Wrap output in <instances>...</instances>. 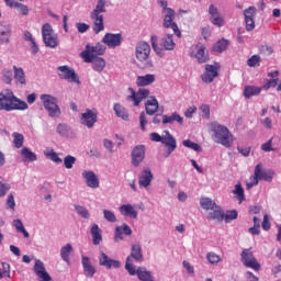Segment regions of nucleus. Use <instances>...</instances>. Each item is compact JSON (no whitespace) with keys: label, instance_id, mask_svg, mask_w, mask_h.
<instances>
[{"label":"nucleus","instance_id":"f257e3e1","mask_svg":"<svg viewBox=\"0 0 281 281\" xmlns=\"http://www.w3.org/2000/svg\"><path fill=\"white\" fill-rule=\"evenodd\" d=\"M209 130L215 144H221L224 148H232V146H234V134H232L227 126L218 122H211Z\"/></svg>","mask_w":281,"mask_h":281},{"label":"nucleus","instance_id":"f03ea898","mask_svg":"<svg viewBox=\"0 0 281 281\" xmlns=\"http://www.w3.org/2000/svg\"><path fill=\"white\" fill-rule=\"evenodd\" d=\"M27 102L16 98L10 89L0 91V111H27Z\"/></svg>","mask_w":281,"mask_h":281},{"label":"nucleus","instance_id":"7ed1b4c3","mask_svg":"<svg viewBox=\"0 0 281 281\" xmlns=\"http://www.w3.org/2000/svg\"><path fill=\"white\" fill-rule=\"evenodd\" d=\"M159 5L162 10V26L166 30H172L173 34L181 38V31L179 30V25L175 23V10L168 7L167 0H160Z\"/></svg>","mask_w":281,"mask_h":281},{"label":"nucleus","instance_id":"20e7f679","mask_svg":"<svg viewBox=\"0 0 281 281\" xmlns=\"http://www.w3.org/2000/svg\"><path fill=\"white\" fill-rule=\"evenodd\" d=\"M159 40L157 37V35H151L150 37V43H151V47L154 49V52L157 54V56H164V49H166L167 52H172V49H175V47H177V44L175 43V35L172 34H165L161 38H160V46L158 44Z\"/></svg>","mask_w":281,"mask_h":281},{"label":"nucleus","instance_id":"39448f33","mask_svg":"<svg viewBox=\"0 0 281 281\" xmlns=\"http://www.w3.org/2000/svg\"><path fill=\"white\" fill-rule=\"evenodd\" d=\"M40 100L46 111L48 113V117L53 120H58L60 115H63V111L60 110V105H58V98L52 94H41Z\"/></svg>","mask_w":281,"mask_h":281},{"label":"nucleus","instance_id":"423d86ee","mask_svg":"<svg viewBox=\"0 0 281 281\" xmlns=\"http://www.w3.org/2000/svg\"><path fill=\"white\" fill-rule=\"evenodd\" d=\"M135 262H142L144 260V251L142 250V244L139 241L133 243L131 245V252L125 260V269L130 276H135Z\"/></svg>","mask_w":281,"mask_h":281},{"label":"nucleus","instance_id":"0eeeda50","mask_svg":"<svg viewBox=\"0 0 281 281\" xmlns=\"http://www.w3.org/2000/svg\"><path fill=\"white\" fill-rule=\"evenodd\" d=\"M135 56L138 63L145 65V69H153L155 64L150 59V44L147 42H138L135 46Z\"/></svg>","mask_w":281,"mask_h":281},{"label":"nucleus","instance_id":"6e6552de","mask_svg":"<svg viewBox=\"0 0 281 281\" xmlns=\"http://www.w3.org/2000/svg\"><path fill=\"white\" fill-rule=\"evenodd\" d=\"M42 36L46 47H50V49H56V47H58V34L54 33V27H52V24L45 23L42 26Z\"/></svg>","mask_w":281,"mask_h":281},{"label":"nucleus","instance_id":"1a4fd4ad","mask_svg":"<svg viewBox=\"0 0 281 281\" xmlns=\"http://www.w3.org/2000/svg\"><path fill=\"white\" fill-rule=\"evenodd\" d=\"M127 93V102H132L133 106H139L143 100H146V98L150 95V90L146 88H140L137 92H135L133 88H128Z\"/></svg>","mask_w":281,"mask_h":281},{"label":"nucleus","instance_id":"9d476101","mask_svg":"<svg viewBox=\"0 0 281 281\" xmlns=\"http://www.w3.org/2000/svg\"><path fill=\"white\" fill-rule=\"evenodd\" d=\"M189 55L191 56V58H194V60L200 64L207 63V60H210V54L207 53V48H205V45L201 43L192 45L190 47Z\"/></svg>","mask_w":281,"mask_h":281},{"label":"nucleus","instance_id":"9b49d317","mask_svg":"<svg viewBox=\"0 0 281 281\" xmlns=\"http://www.w3.org/2000/svg\"><path fill=\"white\" fill-rule=\"evenodd\" d=\"M79 122L81 126L86 128H93L98 124V110L86 109L79 116Z\"/></svg>","mask_w":281,"mask_h":281},{"label":"nucleus","instance_id":"f8f14e48","mask_svg":"<svg viewBox=\"0 0 281 281\" xmlns=\"http://www.w3.org/2000/svg\"><path fill=\"white\" fill-rule=\"evenodd\" d=\"M81 179L83 180L87 188H90L91 190H98V188H100V177H98L95 171L91 169L82 170Z\"/></svg>","mask_w":281,"mask_h":281},{"label":"nucleus","instance_id":"ddd939ff","mask_svg":"<svg viewBox=\"0 0 281 281\" xmlns=\"http://www.w3.org/2000/svg\"><path fill=\"white\" fill-rule=\"evenodd\" d=\"M57 74L61 80H67V82H75V85H80V78L69 66L57 67Z\"/></svg>","mask_w":281,"mask_h":281},{"label":"nucleus","instance_id":"4468645a","mask_svg":"<svg viewBox=\"0 0 281 281\" xmlns=\"http://www.w3.org/2000/svg\"><path fill=\"white\" fill-rule=\"evenodd\" d=\"M241 262L244 267H247L248 269H254V271H260L261 266L254 257V252L251 249H244L241 252Z\"/></svg>","mask_w":281,"mask_h":281},{"label":"nucleus","instance_id":"2eb2a0df","mask_svg":"<svg viewBox=\"0 0 281 281\" xmlns=\"http://www.w3.org/2000/svg\"><path fill=\"white\" fill-rule=\"evenodd\" d=\"M209 16L212 25H215L216 27H224L225 16L221 13V11H218V7L210 4Z\"/></svg>","mask_w":281,"mask_h":281},{"label":"nucleus","instance_id":"dca6fc26","mask_svg":"<svg viewBox=\"0 0 281 281\" xmlns=\"http://www.w3.org/2000/svg\"><path fill=\"white\" fill-rule=\"evenodd\" d=\"M132 165L134 168H139L142 162L146 159V146L137 145L133 148L132 154Z\"/></svg>","mask_w":281,"mask_h":281},{"label":"nucleus","instance_id":"f3484780","mask_svg":"<svg viewBox=\"0 0 281 281\" xmlns=\"http://www.w3.org/2000/svg\"><path fill=\"white\" fill-rule=\"evenodd\" d=\"M98 260L100 267H105V269H120L122 267V262L120 260L111 259L109 255L102 251L99 254Z\"/></svg>","mask_w":281,"mask_h":281},{"label":"nucleus","instance_id":"a211bd4d","mask_svg":"<svg viewBox=\"0 0 281 281\" xmlns=\"http://www.w3.org/2000/svg\"><path fill=\"white\" fill-rule=\"evenodd\" d=\"M161 144H164V146L167 147V156L166 157H170V155H172V153H175V150H177V139L168 131L162 132Z\"/></svg>","mask_w":281,"mask_h":281},{"label":"nucleus","instance_id":"6ab92c4d","mask_svg":"<svg viewBox=\"0 0 281 281\" xmlns=\"http://www.w3.org/2000/svg\"><path fill=\"white\" fill-rule=\"evenodd\" d=\"M33 271L38 281H52V276H49V273L45 269V263H43L41 259L35 260Z\"/></svg>","mask_w":281,"mask_h":281},{"label":"nucleus","instance_id":"aec40b11","mask_svg":"<svg viewBox=\"0 0 281 281\" xmlns=\"http://www.w3.org/2000/svg\"><path fill=\"white\" fill-rule=\"evenodd\" d=\"M81 267L83 269V276L86 278H93V276L98 273V270L95 269V266L91 261V258L87 257L86 255H81Z\"/></svg>","mask_w":281,"mask_h":281},{"label":"nucleus","instance_id":"412c9836","mask_svg":"<svg viewBox=\"0 0 281 281\" xmlns=\"http://www.w3.org/2000/svg\"><path fill=\"white\" fill-rule=\"evenodd\" d=\"M218 69H221V65L213 64L205 66V72L202 75L203 82L210 83L214 81V78L218 77Z\"/></svg>","mask_w":281,"mask_h":281},{"label":"nucleus","instance_id":"4be33fe9","mask_svg":"<svg viewBox=\"0 0 281 281\" xmlns=\"http://www.w3.org/2000/svg\"><path fill=\"white\" fill-rule=\"evenodd\" d=\"M122 34L120 33H106L102 38V43H104V45H108L111 49L120 47V45H122Z\"/></svg>","mask_w":281,"mask_h":281},{"label":"nucleus","instance_id":"5701e85b","mask_svg":"<svg viewBox=\"0 0 281 281\" xmlns=\"http://www.w3.org/2000/svg\"><path fill=\"white\" fill-rule=\"evenodd\" d=\"M255 175L258 176L259 181H267L268 183H271L273 181V177L276 176V171L268 169H262V164H258L255 167Z\"/></svg>","mask_w":281,"mask_h":281},{"label":"nucleus","instance_id":"b1692460","mask_svg":"<svg viewBox=\"0 0 281 281\" xmlns=\"http://www.w3.org/2000/svg\"><path fill=\"white\" fill-rule=\"evenodd\" d=\"M153 183V171L150 168H144L138 176V186L139 188L148 189Z\"/></svg>","mask_w":281,"mask_h":281},{"label":"nucleus","instance_id":"393cba45","mask_svg":"<svg viewBox=\"0 0 281 281\" xmlns=\"http://www.w3.org/2000/svg\"><path fill=\"white\" fill-rule=\"evenodd\" d=\"M119 212L121 216H125L126 218H137L138 212L135 205L127 203V204H122L119 207Z\"/></svg>","mask_w":281,"mask_h":281},{"label":"nucleus","instance_id":"a878e982","mask_svg":"<svg viewBox=\"0 0 281 281\" xmlns=\"http://www.w3.org/2000/svg\"><path fill=\"white\" fill-rule=\"evenodd\" d=\"M133 234V229L128 224H122L121 226H116L114 231V240L115 243H120V240H124L125 236H131Z\"/></svg>","mask_w":281,"mask_h":281},{"label":"nucleus","instance_id":"bb28decb","mask_svg":"<svg viewBox=\"0 0 281 281\" xmlns=\"http://www.w3.org/2000/svg\"><path fill=\"white\" fill-rule=\"evenodd\" d=\"M11 32L10 24L7 22H0V45L10 43Z\"/></svg>","mask_w":281,"mask_h":281},{"label":"nucleus","instance_id":"cd10ccee","mask_svg":"<svg viewBox=\"0 0 281 281\" xmlns=\"http://www.w3.org/2000/svg\"><path fill=\"white\" fill-rule=\"evenodd\" d=\"M81 58H83L85 63H93L95 58H98V53H95V48L91 45H87L85 50L80 54Z\"/></svg>","mask_w":281,"mask_h":281},{"label":"nucleus","instance_id":"c85d7f7f","mask_svg":"<svg viewBox=\"0 0 281 281\" xmlns=\"http://www.w3.org/2000/svg\"><path fill=\"white\" fill-rule=\"evenodd\" d=\"M147 115H155L159 111V101L155 97H149L145 103Z\"/></svg>","mask_w":281,"mask_h":281},{"label":"nucleus","instance_id":"c756f323","mask_svg":"<svg viewBox=\"0 0 281 281\" xmlns=\"http://www.w3.org/2000/svg\"><path fill=\"white\" fill-rule=\"evenodd\" d=\"M155 80H157V77L153 74H148L145 76H138L136 79V85H137V87H150V85H153V82H155Z\"/></svg>","mask_w":281,"mask_h":281},{"label":"nucleus","instance_id":"7c9ffc66","mask_svg":"<svg viewBox=\"0 0 281 281\" xmlns=\"http://www.w3.org/2000/svg\"><path fill=\"white\" fill-rule=\"evenodd\" d=\"M212 212H210L207 214V220L209 221H217L218 223H221V221H224L225 218V212L223 211V209H221V206L216 205L213 210H211Z\"/></svg>","mask_w":281,"mask_h":281},{"label":"nucleus","instance_id":"2f4dec72","mask_svg":"<svg viewBox=\"0 0 281 281\" xmlns=\"http://www.w3.org/2000/svg\"><path fill=\"white\" fill-rule=\"evenodd\" d=\"M135 276H137L140 281H153V272L145 267H135Z\"/></svg>","mask_w":281,"mask_h":281},{"label":"nucleus","instance_id":"473e14b6","mask_svg":"<svg viewBox=\"0 0 281 281\" xmlns=\"http://www.w3.org/2000/svg\"><path fill=\"white\" fill-rule=\"evenodd\" d=\"M93 20L92 30L95 34H100L104 30V16L103 15H91Z\"/></svg>","mask_w":281,"mask_h":281},{"label":"nucleus","instance_id":"72a5a7b5","mask_svg":"<svg viewBox=\"0 0 281 281\" xmlns=\"http://www.w3.org/2000/svg\"><path fill=\"white\" fill-rule=\"evenodd\" d=\"M93 245H100L102 243V229L98 224H93L90 229Z\"/></svg>","mask_w":281,"mask_h":281},{"label":"nucleus","instance_id":"f704fd0d","mask_svg":"<svg viewBox=\"0 0 281 281\" xmlns=\"http://www.w3.org/2000/svg\"><path fill=\"white\" fill-rule=\"evenodd\" d=\"M262 93L261 87L256 86H246L244 88V97L249 100L250 98H254V95H260Z\"/></svg>","mask_w":281,"mask_h":281},{"label":"nucleus","instance_id":"c9c22d12","mask_svg":"<svg viewBox=\"0 0 281 281\" xmlns=\"http://www.w3.org/2000/svg\"><path fill=\"white\" fill-rule=\"evenodd\" d=\"M113 110L115 112L116 117H121L124 122H128V111L120 103H114Z\"/></svg>","mask_w":281,"mask_h":281},{"label":"nucleus","instance_id":"e433bc0d","mask_svg":"<svg viewBox=\"0 0 281 281\" xmlns=\"http://www.w3.org/2000/svg\"><path fill=\"white\" fill-rule=\"evenodd\" d=\"M71 251H74V246H71V244H66L60 248V258L64 262H67V265L70 262L69 256H71Z\"/></svg>","mask_w":281,"mask_h":281},{"label":"nucleus","instance_id":"4c0bfd02","mask_svg":"<svg viewBox=\"0 0 281 281\" xmlns=\"http://www.w3.org/2000/svg\"><path fill=\"white\" fill-rule=\"evenodd\" d=\"M106 12V1L105 0H98L95 8L93 9L91 16H103Z\"/></svg>","mask_w":281,"mask_h":281},{"label":"nucleus","instance_id":"58836bf2","mask_svg":"<svg viewBox=\"0 0 281 281\" xmlns=\"http://www.w3.org/2000/svg\"><path fill=\"white\" fill-rule=\"evenodd\" d=\"M57 135L60 137H69L71 135V126L67 125L66 123H59L56 127Z\"/></svg>","mask_w":281,"mask_h":281},{"label":"nucleus","instance_id":"ea45409f","mask_svg":"<svg viewBox=\"0 0 281 281\" xmlns=\"http://www.w3.org/2000/svg\"><path fill=\"white\" fill-rule=\"evenodd\" d=\"M12 225L14 226L15 232H18V234H22L24 238H30V233L27 232V229H25V226L23 225V222L20 218L13 220Z\"/></svg>","mask_w":281,"mask_h":281},{"label":"nucleus","instance_id":"a19ab883","mask_svg":"<svg viewBox=\"0 0 281 281\" xmlns=\"http://www.w3.org/2000/svg\"><path fill=\"white\" fill-rule=\"evenodd\" d=\"M229 47V41L222 38L217 41L213 46V52H216L217 54H223Z\"/></svg>","mask_w":281,"mask_h":281},{"label":"nucleus","instance_id":"79ce46f5","mask_svg":"<svg viewBox=\"0 0 281 281\" xmlns=\"http://www.w3.org/2000/svg\"><path fill=\"white\" fill-rule=\"evenodd\" d=\"M172 122H178V124H183V119L178 113H172L171 115L162 116V124H172Z\"/></svg>","mask_w":281,"mask_h":281},{"label":"nucleus","instance_id":"37998d69","mask_svg":"<svg viewBox=\"0 0 281 281\" xmlns=\"http://www.w3.org/2000/svg\"><path fill=\"white\" fill-rule=\"evenodd\" d=\"M200 205L202 207V210H214L216 207V202H214L212 199L210 198H201L200 199Z\"/></svg>","mask_w":281,"mask_h":281},{"label":"nucleus","instance_id":"c03bdc74","mask_svg":"<svg viewBox=\"0 0 281 281\" xmlns=\"http://www.w3.org/2000/svg\"><path fill=\"white\" fill-rule=\"evenodd\" d=\"M45 157H47V159H50V161H54V164H61L63 162V158H60V156H58V153H56L54 149H46L44 151Z\"/></svg>","mask_w":281,"mask_h":281},{"label":"nucleus","instance_id":"a18cd8bd","mask_svg":"<svg viewBox=\"0 0 281 281\" xmlns=\"http://www.w3.org/2000/svg\"><path fill=\"white\" fill-rule=\"evenodd\" d=\"M13 69L16 85H25V72L23 68H16V66H14Z\"/></svg>","mask_w":281,"mask_h":281},{"label":"nucleus","instance_id":"49530a36","mask_svg":"<svg viewBox=\"0 0 281 281\" xmlns=\"http://www.w3.org/2000/svg\"><path fill=\"white\" fill-rule=\"evenodd\" d=\"M233 194H235L236 199L239 201V204L243 203V201H245V189H243V184H240V182L235 184Z\"/></svg>","mask_w":281,"mask_h":281},{"label":"nucleus","instance_id":"de8ad7c7","mask_svg":"<svg viewBox=\"0 0 281 281\" xmlns=\"http://www.w3.org/2000/svg\"><path fill=\"white\" fill-rule=\"evenodd\" d=\"M182 146H184V148H190L191 150H194V153H203V147L190 139H184L182 142Z\"/></svg>","mask_w":281,"mask_h":281},{"label":"nucleus","instance_id":"09e8293b","mask_svg":"<svg viewBox=\"0 0 281 281\" xmlns=\"http://www.w3.org/2000/svg\"><path fill=\"white\" fill-rule=\"evenodd\" d=\"M92 67L94 71H104V67H106V61H104V58L97 57L92 60Z\"/></svg>","mask_w":281,"mask_h":281},{"label":"nucleus","instance_id":"8fccbe9b","mask_svg":"<svg viewBox=\"0 0 281 281\" xmlns=\"http://www.w3.org/2000/svg\"><path fill=\"white\" fill-rule=\"evenodd\" d=\"M21 155L26 161H36L38 159L34 151L30 150L27 147L22 148Z\"/></svg>","mask_w":281,"mask_h":281},{"label":"nucleus","instance_id":"3c124183","mask_svg":"<svg viewBox=\"0 0 281 281\" xmlns=\"http://www.w3.org/2000/svg\"><path fill=\"white\" fill-rule=\"evenodd\" d=\"M12 137L14 148H23V143L25 142L23 134L14 132Z\"/></svg>","mask_w":281,"mask_h":281},{"label":"nucleus","instance_id":"603ef678","mask_svg":"<svg viewBox=\"0 0 281 281\" xmlns=\"http://www.w3.org/2000/svg\"><path fill=\"white\" fill-rule=\"evenodd\" d=\"M75 211L76 213L81 216V218H86V220H89L91 218V213H89V210L82 205H75Z\"/></svg>","mask_w":281,"mask_h":281},{"label":"nucleus","instance_id":"864d4df0","mask_svg":"<svg viewBox=\"0 0 281 281\" xmlns=\"http://www.w3.org/2000/svg\"><path fill=\"white\" fill-rule=\"evenodd\" d=\"M13 78H14V74L12 72L11 69L5 68L2 70V76H1L2 82H4L5 85H10Z\"/></svg>","mask_w":281,"mask_h":281},{"label":"nucleus","instance_id":"5fc2aeb1","mask_svg":"<svg viewBox=\"0 0 281 281\" xmlns=\"http://www.w3.org/2000/svg\"><path fill=\"white\" fill-rule=\"evenodd\" d=\"M103 218H105L108 223H117V216L115 215V212L108 209L103 210Z\"/></svg>","mask_w":281,"mask_h":281},{"label":"nucleus","instance_id":"6e6d98bb","mask_svg":"<svg viewBox=\"0 0 281 281\" xmlns=\"http://www.w3.org/2000/svg\"><path fill=\"white\" fill-rule=\"evenodd\" d=\"M13 8H15V10L19 12V14H22V16H27V14H30V7L21 2H15Z\"/></svg>","mask_w":281,"mask_h":281},{"label":"nucleus","instance_id":"4d7b16f0","mask_svg":"<svg viewBox=\"0 0 281 281\" xmlns=\"http://www.w3.org/2000/svg\"><path fill=\"white\" fill-rule=\"evenodd\" d=\"M206 260L210 265L216 266L223 259L216 252L211 251L206 254Z\"/></svg>","mask_w":281,"mask_h":281},{"label":"nucleus","instance_id":"13d9d810","mask_svg":"<svg viewBox=\"0 0 281 281\" xmlns=\"http://www.w3.org/2000/svg\"><path fill=\"white\" fill-rule=\"evenodd\" d=\"M236 218H238V211L236 210L226 211V213H224L225 223H232V221H236Z\"/></svg>","mask_w":281,"mask_h":281},{"label":"nucleus","instance_id":"bf43d9fd","mask_svg":"<svg viewBox=\"0 0 281 281\" xmlns=\"http://www.w3.org/2000/svg\"><path fill=\"white\" fill-rule=\"evenodd\" d=\"M76 164V157L68 155L64 158V166L67 170H71Z\"/></svg>","mask_w":281,"mask_h":281},{"label":"nucleus","instance_id":"052dcab7","mask_svg":"<svg viewBox=\"0 0 281 281\" xmlns=\"http://www.w3.org/2000/svg\"><path fill=\"white\" fill-rule=\"evenodd\" d=\"M259 181H260V179L256 175V171H254V175L250 176L249 181L246 183L247 190H251V188H254V186H258Z\"/></svg>","mask_w":281,"mask_h":281},{"label":"nucleus","instance_id":"680f3d73","mask_svg":"<svg viewBox=\"0 0 281 281\" xmlns=\"http://www.w3.org/2000/svg\"><path fill=\"white\" fill-rule=\"evenodd\" d=\"M11 188L12 187L10 186V183L0 181V199H3V196H5V194H8V192H10Z\"/></svg>","mask_w":281,"mask_h":281},{"label":"nucleus","instance_id":"e2e57ef3","mask_svg":"<svg viewBox=\"0 0 281 281\" xmlns=\"http://www.w3.org/2000/svg\"><path fill=\"white\" fill-rule=\"evenodd\" d=\"M260 56L259 55H252L248 60L247 65L248 67H258L260 65Z\"/></svg>","mask_w":281,"mask_h":281},{"label":"nucleus","instance_id":"0e129e2a","mask_svg":"<svg viewBox=\"0 0 281 281\" xmlns=\"http://www.w3.org/2000/svg\"><path fill=\"white\" fill-rule=\"evenodd\" d=\"M245 24L247 32H252L256 29V19L245 18Z\"/></svg>","mask_w":281,"mask_h":281},{"label":"nucleus","instance_id":"69168bd1","mask_svg":"<svg viewBox=\"0 0 281 281\" xmlns=\"http://www.w3.org/2000/svg\"><path fill=\"white\" fill-rule=\"evenodd\" d=\"M244 16L245 19H256V7H249L244 10Z\"/></svg>","mask_w":281,"mask_h":281},{"label":"nucleus","instance_id":"338daca9","mask_svg":"<svg viewBox=\"0 0 281 281\" xmlns=\"http://www.w3.org/2000/svg\"><path fill=\"white\" fill-rule=\"evenodd\" d=\"M200 112H201L202 117H205L206 120L210 119V105L202 104L200 106Z\"/></svg>","mask_w":281,"mask_h":281},{"label":"nucleus","instance_id":"774afa93","mask_svg":"<svg viewBox=\"0 0 281 281\" xmlns=\"http://www.w3.org/2000/svg\"><path fill=\"white\" fill-rule=\"evenodd\" d=\"M260 53L263 54V56H271V54H273V48L269 45H262L260 47Z\"/></svg>","mask_w":281,"mask_h":281}]
</instances>
